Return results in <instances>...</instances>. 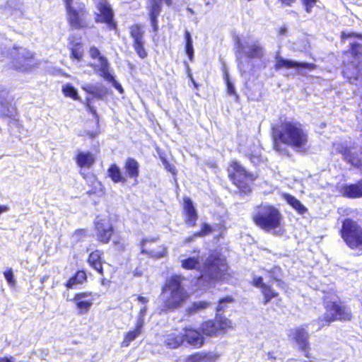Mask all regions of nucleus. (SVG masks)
I'll return each mask as SVG.
<instances>
[{"label":"nucleus","instance_id":"49","mask_svg":"<svg viewBox=\"0 0 362 362\" xmlns=\"http://www.w3.org/2000/svg\"><path fill=\"white\" fill-rule=\"evenodd\" d=\"M304 10L307 13H310L313 8L316 6L317 0H300Z\"/></svg>","mask_w":362,"mask_h":362},{"label":"nucleus","instance_id":"56","mask_svg":"<svg viewBox=\"0 0 362 362\" xmlns=\"http://www.w3.org/2000/svg\"><path fill=\"white\" fill-rule=\"evenodd\" d=\"M199 238V235H195V232H194L191 235L187 237L184 240V243H189L194 240L195 238Z\"/></svg>","mask_w":362,"mask_h":362},{"label":"nucleus","instance_id":"3","mask_svg":"<svg viewBox=\"0 0 362 362\" xmlns=\"http://www.w3.org/2000/svg\"><path fill=\"white\" fill-rule=\"evenodd\" d=\"M183 280L184 277L179 274H173L165 280L162 286V293H166L161 307L163 312H173L189 300L190 295L182 284Z\"/></svg>","mask_w":362,"mask_h":362},{"label":"nucleus","instance_id":"22","mask_svg":"<svg viewBox=\"0 0 362 362\" xmlns=\"http://www.w3.org/2000/svg\"><path fill=\"white\" fill-rule=\"evenodd\" d=\"M336 152L341 155L343 160L346 163L356 168H362V159L356 152L353 151V147L344 144H339Z\"/></svg>","mask_w":362,"mask_h":362},{"label":"nucleus","instance_id":"59","mask_svg":"<svg viewBox=\"0 0 362 362\" xmlns=\"http://www.w3.org/2000/svg\"><path fill=\"white\" fill-rule=\"evenodd\" d=\"M113 245L115 246H118L119 247H121V249L122 250H124V245L123 244V243H122L121 240H114L113 243H112Z\"/></svg>","mask_w":362,"mask_h":362},{"label":"nucleus","instance_id":"38","mask_svg":"<svg viewBox=\"0 0 362 362\" xmlns=\"http://www.w3.org/2000/svg\"><path fill=\"white\" fill-rule=\"evenodd\" d=\"M62 92L66 98H70L74 100L81 101V98L78 95L77 90L71 83L64 85L62 88Z\"/></svg>","mask_w":362,"mask_h":362},{"label":"nucleus","instance_id":"11","mask_svg":"<svg viewBox=\"0 0 362 362\" xmlns=\"http://www.w3.org/2000/svg\"><path fill=\"white\" fill-rule=\"evenodd\" d=\"M98 13L95 15V21L106 25L109 30H117V22L115 19V14L111 5L105 0L100 1L97 4Z\"/></svg>","mask_w":362,"mask_h":362},{"label":"nucleus","instance_id":"62","mask_svg":"<svg viewBox=\"0 0 362 362\" xmlns=\"http://www.w3.org/2000/svg\"><path fill=\"white\" fill-rule=\"evenodd\" d=\"M8 210V207L5 205H0V214L1 213L6 212Z\"/></svg>","mask_w":362,"mask_h":362},{"label":"nucleus","instance_id":"48","mask_svg":"<svg viewBox=\"0 0 362 362\" xmlns=\"http://www.w3.org/2000/svg\"><path fill=\"white\" fill-rule=\"evenodd\" d=\"M213 228L207 223H203L201 225V228L198 231H195V235H199V238L209 235L213 232Z\"/></svg>","mask_w":362,"mask_h":362},{"label":"nucleus","instance_id":"43","mask_svg":"<svg viewBox=\"0 0 362 362\" xmlns=\"http://www.w3.org/2000/svg\"><path fill=\"white\" fill-rule=\"evenodd\" d=\"M210 305V303L207 301H198L193 302L191 305L187 309L188 314H192L200 310H204Z\"/></svg>","mask_w":362,"mask_h":362},{"label":"nucleus","instance_id":"9","mask_svg":"<svg viewBox=\"0 0 362 362\" xmlns=\"http://www.w3.org/2000/svg\"><path fill=\"white\" fill-rule=\"evenodd\" d=\"M339 234L350 249H362V226L356 221L345 218Z\"/></svg>","mask_w":362,"mask_h":362},{"label":"nucleus","instance_id":"17","mask_svg":"<svg viewBox=\"0 0 362 362\" xmlns=\"http://www.w3.org/2000/svg\"><path fill=\"white\" fill-rule=\"evenodd\" d=\"M94 294L91 291H81L74 294L71 300L74 303L75 307L79 315L88 313L94 302Z\"/></svg>","mask_w":362,"mask_h":362},{"label":"nucleus","instance_id":"14","mask_svg":"<svg viewBox=\"0 0 362 362\" xmlns=\"http://www.w3.org/2000/svg\"><path fill=\"white\" fill-rule=\"evenodd\" d=\"M95 237L100 245H107L111 242L115 233V228L112 223L103 218L93 222Z\"/></svg>","mask_w":362,"mask_h":362},{"label":"nucleus","instance_id":"36","mask_svg":"<svg viewBox=\"0 0 362 362\" xmlns=\"http://www.w3.org/2000/svg\"><path fill=\"white\" fill-rule=\"evenodd\" d=\"M184 37L185 42V52L188 57L189 61L192 62L194 60V48L191 35L188 30L185 31Z\"/></svg>","mask_w":362,"mask_h":362},{"label":"nucleus","instance_id":"58","mask_svg":"<svg viewBox=\"0 0 362 362\" xmlns=\"http://www.w3.org/2000/svg\"><path fill=\"white\" fill-rule=\"evenodd\" d=\"M278 35L279 36H283L286 34L287 29L285 26L280 27L277 30Z\"/></svg>","mask_w":362,"mask_h":362},{"label":"nucleus","instance_id":"28","mask_svg":"<svg viewBox=\"0 0 362 362\" xmlns=\"http://www.w3.org/2000/svg\"><path fill=\"white\" fill-rule=\"evenodd\" d=\"M88 282V274L84 269H78L64 283L67 290L73 289L77 285H83Z\"/></svg>","mask_w":362,"mask_h":362},{"label":"nucleus","instance_id":"29","mask_svg":"<svg viewBox=\"0 0 362 362\" xmlns=\"http://www.w3.org/2000/svg\"><path fill=\"white\" fill-rule=\"evenodd\" d=\"M126 179L136 180L139 176V163L134 158H127L124 164Z\"/></svg>","mask_w":362,"mask_h":362},{"label":"nucleus","instance_id":"13","mask_svg":"<svg viewBox=\"0 0 362 362\" xmlns=\"http://www.w3.org/2000/svg\"><path fill=\"white\" fill-rule=\"evenodd\" d=\"M86 262L91 269L95 270L101 276L100 279L101 286L110 284L111 281L105 277L103 264L105 263V260L104 259V252L102 250L94 249L91 250L88 254Z\"/></svg>","mask_w":362,"mask_h":362},{"label":"nucleus","instance_id":"5","mask_svg":"<svg viewBox=\"0 0 362 362\" xmlns=\"http://www.w3.org/2000/svg\"><path fill=\"white\" fill-rule=\"evenodd\" d=\"M251 218L254 224L264 231H272L275 235H282L285 231L283 214L274 205L260 204L256 206Z\"/></svg>","mask_w":362,"mask_h":362},{"label":"nucleus","instance_id":"8","mask_svg":"<svg viewBox=\"0 0 362 362\" xmlns=\"http://www.w3.org/2000/svg\"><path fill=\"white\" fill-rule=\"evenodd\" d=\"M66 19L68 25L72 30L90 28V13L83 2L74 3L73 0H66L64 5Z\"/></svg>","mask_w":362,"mask_h":362},{"label":"nucleus","instance_id":"2","mask_svg":"<svg viewBox=\"0 0 362 362\" xmlns=\"http://www.w3.org/2000/svg\"><path fill=\"white\" fill-rule=\"evenodd\" d=\"M339 38L341 43L354 40L349 42L348 49L342 52L343 56L349 54L352 59L342 61L341 73L348 83L356 85L362 82V33L342 31Z\"/></svg>","mask_w":362,"mask_h":362},{"label":"nucleus","instance_id":"7","mask_svg":"<svg viewBox=\"0 0 362 362\" xmlns=\"http://www.w3.org/2000/svg\"><path fill=\"white\" fill-rule=\"evenodd\" d=\"M228 177L231 183L237 187L240 194L249 195L252 191V185L256 176L247 171L237 160L228 163Z\"/></svg>","mask_w":362,"mask_h":362},{"label":"nucleus","instance_id":"34","mask_svg":"<svg viewBox=\"0 0 362 362\" xmlns=\"http://www.w3.org/2000/svg\"><path fill=\"white\" fill-rule=\"evenodd\" d=\"M108 177L114 183H126L127 179L122 174L119 166L115 163H112L107 168Z\"/></svg>","mask_w":362,"mask_h":362},{"label":"nucleus","instance_id":"21","mask_svg":"<svg viewBox=\"0 0 362 362\" xmlns=\"http://www.w3.org/2000/svg\"><path fill=\"white\" fill-rule=\"evenodd\" d=\"M251 284L260 289L263 296L262 303L264 305L269 303L273 298L279 297V293L273 288L272 285L265 283L262 276L253 278Z\"/></svg>","mask_w":362,"mask_h":362},{"label":"nucleus","instance_id":"42","mask_svg":"<svg viewBox=\"0 0 362 362\" xmlns=\"http://www.w3.org/2000/svg\"><path fill=\"white\" fill-rule=\"evenodd\" d=\"M262 56V47L256 44L252 45L247 52V57L249 59L261 58Z\"/></svg>","mask_w":362,"mask_h":362},{"label":"nucleus","instance_id":"51","mask_svg":"<svg viewBox=\"0 0 362 362\" xmlns=\"http://www.w3.org/2000/svg\"><path fill=\"white\" fill-rule=\"evenodd\" d=\"M85 105L88 110L89 112H90L93 116L96 119H99V115L97 112L96 109L91 105L90 99L89 98H86L85 100Z\"/></svg>","mask_w":362,"mask_h":362},{"label":"nucleus","instance_id":"39","mask_svg":"<svg viewBox=\"0 0 362 362\" xmlns=\"http://www.w3.org/2000/svg\"><path fill=\"white\" fill-rule=\"evenodd\" d=\"M200 332L206 337H217L209 319L204 320L199 325Z\"/></svg>","mask_w":362,"mask_h":362},{"label":"nucleus","instance_id":"60","mask_svg":"<svg viewBox=\"0 0 362 362\" xmlns=\"http://www.w3.org/2000/svg\"><path fill=\"white\" fill-rule=\"evenodd\" d=\"M248 158L251 162H255L256 160H260L259 156H257V155L252 154V153L249 154Z\"/></svg>","mask_w":362,"mask_h":362},{"label":"nucleus","instance_id":"32","mask_svg":"<svg viewBox=\"0 0 362 362\" xmlns=\"http://www.w3.org/2000/svg\"><path fill=\"white\" fill-rule=\"evenodd\" d=\"M143 326L144 320L142 319H139L136 321L134 329L127 332L124 334L121 346L122 347L128 346L132 341L136 339L142 333Z\"/></svg>","mask_w":362,"mask_h":362},{"label":"nucleus","instance_id":"63","mask_svg":"<svg viewBox=\"0 0 362 362\" xmlns=\"http://www.w3.org/2000/svg\"><path fill=\"white\" fill-rule=\"evenodd\" d=\"M142 275V273L141 272H135L134 273V276H140Z\"/></svg>","mask_w":362,"mask_h":362},{"label":"nucleus","instance_id":"30","mask_svg":"<svg viewBox=\"0 0 362 362\" xmlns=\"http://www.w3.org/2000/svg\"><path fill=\"white\" fill-rule=\"evenodd\" d=\"M74 159L80 168H90L95 162V155L89 151L78 152Z\"/></svg>","mask_w":362,"mask_h":362},{"label":"nucleus","instance_id":"27","mask_svg":"<svg viewBox=\"0 0 362 362\" xmlns=\"http://www.w3.org/2000/svg\"><path fill=\"white\" fill-rule=\"evenodd\" d=\"M276 69H280L281 68L292 69V68H305L310 71H313L317 68V65L314 63L307 62H298L291 60L286 59L282 57L277 58L274 64Z\"/></svg>","mask_w":362,"mask_h":362},{"label":"nucleus","instance_id":"24","mask_svg":"<svg viewBox=\"0 0 362 362\" xmlns=\"http://www.w3.org/2000/svg\"><path fill=\"white\" fill-rule=\"evenodd\" d=\"M182 210L184 221L186 225L191 228L196 226L199 214L194 206L193 202L188 197H183Z\"/></svg>","mask_w":362,"mask_h":362},{"label":"nucleus","instance_id":"64","mask_svg":"<svg viewBox=\"0 0 362 362\" xmlns=\"http://www.w3.org/2000/svg\"><path fill=\"white\" fill-rule=\"evenodd\" d=\"M18 49H19V48H18V47H13V50L16 51V52H18Z\"/></svg>","mask_w":362,"mask_h":362},{"label":"nucleus","instance_id":"25","mask_svg":"<svg viewBox=\"0 0 362 362\" xmlns=\"http://www.w3.org/2000/svg\"><path fill=\"white\" fill-rule=\"evenodd\" d=\"M68 40L70 58L78 62L81 61L84 56V49L81 38L77 39L75 35H71Z\"/></svg>","mask_w":362,"mask_h":362},{"label":"nucleus","instance_id":"50","mask_svg":"<svg viewBox=\"0 0 362 362\" xmlns=\"http://www.w3.org/2000/svg\"><path fill=\"white\" fill-rule=\"evenodd\" d=\"M4 275L9 286H14L16 284V280L14 279L12 269L8 268L4 272Z\"/></svg>","mask_w":362,"mask_h":362},{"label":"nucleus","instance_id":"37","mask_svg":"<svg viewBox=\"0 0 362 362\" xmlns=\"http://www.w3.org/2000/svg\"><path fill=\"white\" fill-rule=\"evenodd\" d=\"M166 346L170 349H175L180 346L184 340L182 339V334L181 335L176 334H170L167 336L165 341Z\"/></svg>","mask_w":362,"mask_h":362},{"label":"nucleus","instance_id":"6","mask_svg":"<svg viewBox=\"0 0 362 362\" xmlns=\"http://www.w3.org/2000/svg\"><path fill=\"white\" fill-rule=\"evenodd\" d=\"M325 295L322 298V305L325 309L323 321L326 325L334 322H350L353 319L351 309L337 296Z\"/></svg>","mask_w":362,"mask_h":362},{"label":"nucleus","instance_id":"33","mask_svg":"<svg viewBox=\"0 0 362 362\" xmlns=\"http://www.w3.org/2000/svg\"><path fill=\"white\" fill-rule=\"evenodd\" d=\"M81 88L86 93L100 100L103 99L107 93V88L102 85L96 86L93 84H86Z\"/></svg>","mask_w":362,"mask_h":362},{"label":"nucleus","instance_id":"23","mask_svg":"<svg viewBox=\"0 0 362 362\" xmlns=\"http://www.w3.org/2000/svg\"><path fill=\"white\" fill-rule=\"evenodd\" d=\"M183 331L182 339L184 342L194 349H199L204 345V336L202 334L199 329L185 327L183 329Z\"/></svg>","mask_w":362,"mask_h":362},{"label":"nucleus","instance_id":"44","mask_svg":"<svg viewBox=\"0 0 362 362\" xmlns=\"http://www.w3.org/2000/svg\"><path fill=\"white\" fill-rule=\"evenodd\" d=\"M234 301L235 299L232 296H227L220 298L215 309L216 313L224 311L227 308L226 303H231Z\"/></svg>","mask_w":362,"mask_h":362},{"label":"nucleus","instance_id":"54","mask_svg":"<svg viewBox=\"0 0 362 362\" xmlns=\"http://www.w3.org/2000/svg\"><path fill=\"white\" fill-rule=\"evenodd\" d=\"M226 90L229 95H236L235 88L233 83L230 81L228 74H226Z\"/></svg>","mask_w":362,"mask_h":362},{"label":"nucleus","instance_id":"31","mask_svg":"<svg viewBox=\"0 0 362 362\" xmlns=\"http://www.w3.org/2000/svg\"><path fill=\"white\" fill-rule=\"evenodd\" d=\"M218 355L209 351H197L189 355L185 362H215Z\"/></svg>","mask_w":362,"mask_h":362},{"label":"nucleus","instance_id":"10","mask_svg":"<svg viewBox=\"0 0 362 362\" xmlns=\"http://www.w3.org/2000/svg\"><path fill=\"white\" fill-rule=\"evenodd\" d=\"M128 33L136 54L141 59L147 58L148 51L146 41L145 25L140 23H134L129 26Z\"/></svg>","mask_w":362,"mask_h":362},{"label":"nucleus","instance_id":"35","mask_svg":"<svg viewBox=\"0 0 362 362\" xmlns=\"http://www.w3.org/2000/svg\"><path fill=\"white\" fill-rule=\"evenodd\" d=\"M281 197L299 214L303 215L307 212V208L294 196L288 193H283Z\"/></svg>","mask_w":362,"mask_h":362},{"label":"nucleus","instance_id":"55","mask_svg":"<svg viewBox=\"0 0 362 362\" xmlns=\"http://www.w3.org/2000/svg\"><path fill=\"white\" fill-rule=\"evenodd\" d=\"M284 6H292L296 0H278Z\"/></svg>","mask_w":362,"mask_h":362},{"label":"nucleus","instance_id":"47","mask_svg":"<svg viewBox=\"0 0 362 362\" xmlns=\"http://www.w3.org/2000/svg\"><path fill=\"white\" fill-rule=\"evenodd\" d=\"M88 235V230L86 228H78L74 233L72 236L77 242H82Z\"/></svg>","mask_w":362,"mask_h":362},{"label":"nucleus","instance_id":"46","mask_svg":"<svg viewBox=\"0 0 362 362\" xmlns=\"http://www.w3.org/2000/svg\"><path fill=\"white\" fill-rule=\"evenodd\" d=\"M267 273L271 274V279L272 281L276 282L278 286H281L284 283V281L279 279L276 277L275 275H278L281 273V269L279 266H274L267 271Z\"/></svg>","mask_w":362,"mask_h":362},{"label":"nucleus","instance_id":"12","mask_svg":"<svg viewBox=\"0 0 362 362\" xmlns=\"http://www.w3.org/2000/svg\"><path fill=\"white\" fill-rule=\"evenodd\" d=\"M306 327L307 325H303L293 328L288 337L298 346V350L303 354L304 356L310 358L311 357V344L310 334Z\"/></svg>","mask_w":362,"mask_h":362},{"label":"nucleus","instance_id":"15","mask_svg":"<svg viewBox=\"0 0 362 362\" xmlns=\"http://www.w3.org/2000/svg\"><path fill=\"white\" fill-rule=\"evenodd\" d=\"M141 252L149 257L158 259L166 255V247L159 242L158 238H144L140 243Z\"/></svg>","mask_w":362,"mask_h":362},{"label":"nucleus","instance_id":"53","mask_svg":"<svg viewBox=\"0 0 362 362\" xmlns=\"http://www.w3.org/2000/svg\"><path fill=\"white\" fill-rule=\"evenodd\" d=\"M93 187L91 189L87 191V194L89 195L96 194L98 192L102 185L100 181H98L96 178H94L93 181Z\"/></svg>","mask_w":362,"mask_h":362},{"label":"nucleus","instance_id":"26","mask_svg":"<svg viewBox=\"0 0 362 362\" xmlns=\"http://www.w3.org/2000/svg\"><path fill=\"white\" fill-rule=\"evenodd\" d=\"M341 194L348 199H358L362 197V179L354 183L344 185L341 187Z\"/></svg>","mask_w":362,"mask_h":362},{"label":"nucleus","instance_id":"61","mask_svg":"<svg viewBox=\"0 0 362 362\" xmlns=\"http://www.w3.org/2000/svg\"><path fill=\"white\" fill-rule=\"evenodd\" d=\"M137 300L143 304H146L148 303V299L146 297L139 296L136 298Z\"/></svg>","mask_w":362,"mask_h":362},{"label":"nucleus","instance_id":"40","mask_svg":"<svg viewBox=\"0 0 362 362\" xmlns=\"http://www.w3.org/2000/svg\"><path fill=\"white\" fill-rule=\"evenodd\" d=\"M199 264V259L194 257H189L181 262V267L186 270H193L197 269Z\"/></svg>","mask_w":362,"mask_h":362},{"label":"nucleus","instance_id":"19","mask_svg":"<svg viewBox=\"0 0 362 362\" xmlns=\"http://www.w3.org/2000/svg\"><path fill=\"white\" fill-rule=\"evenodd\" d=\"M90 57L92 59H97L99 65L95 63H88V66L92 68L99 76L103 74L110 69V63L107 59L103 56L100 49L95 46H91L88 50Z\"/></svg>","mask_w":362,"mask_h":362},{"label":"nucleus","instance_id":"1","mask_svg":"<svg viewBox=\"0 0 362 362\" xmlns=\"http://www.w3.org/2000/svg\"><path fill=\"white\" fill-rule=\"evenodd\" d=\"M271 137L272 148L278 153H284V146L298 152L307 151L308 134L304 126L298 121L279 119L278 123L271 127Z\"/></svg>","mask_w":362,"mask_h":362},{"label":"nucleus","instance_id":"4","mask_svg":"<svg viewBox=\"0 0 362 362\" xmlns=\"http://www.w3.org/2000/svg\"><path fill=\"white\" fill-rule=\"evenodd\" d=\"M228 270L226 257L219 251L213 250L204 260L198 279L208 284L221 282L231 276Z\"/></svg>","mask_w":362,"mask_h":362},{"label":"nucleus","instance_id":"45","mask_svg":"<svg viewBox=\"0 0 362 362\" xmlns=\"http://www.w3.org/2000/svg\"><path fill=\"white\" fill-rule=\"evenodd\" d=\"M0 116L3 118H11L12 115L9 113L11 103L5 98L0 100Z\"/></svg>","mask_w":362,"mask_h":362},{"label":"nucleus","instance_id":"52","mask_svg":"<svg viewBox=\"0 0 362 362\" xmlns=\"http://www.w3.org/2000/svg\"><path fill=\"white\" fill-rule=\"evenodd\" d=\"M162 162L165 166V168L171 174H173V175H177V170L175 167V165L170 163H169L167 159L165 158H163L162 159Z\"/></svg>","mask_w":362,"mask_h":362},{"label":"nucleus","instance_id":"16","mask_svg":"<svg viewBox=\"0 0 362 362\" xmlns=\"http://www.w3.org/2000/svg\"><path fill=\"white\" fill-rule=\"evenodd\" d=\"M170 7L173 4V0H148L146 9L150 24L153 32L158 30V16H160L163 5Z\"/></svg>","mask_w":362,"mask_h":362},{"label":"nucleus","instance_id":"57","mask_svg":"<svg viewBox=\"0 0 362 362\" xmlns=\"http://www.w3.org/2000/svg\"><path fill=\"white\" fill-rule=\"evenodd\" d=\"M0 362H14V358L11 356H0Z\"/></svg>","mask_w":362,"mask_h":362},{"label":"nucleus","instance_id":"18","mask_svg":"<svg viewBox=\"0 0 362 362\" xmlns=\"http://www.w3.org/2000/svg\"><path fill=\"white\" fill-rule=\"evenodd\" d=\"M10 56L12 69L14 70L26 71L33 66L31 62L35 59V54L28 50L18 55L11 51Z\"/></svg>","mask_w":362,"mask_h":362},{"label":"nucleus","instance_id":"41","mask_svg":"<svg viewBox=\"0 0 362 362\" xmlns=\"http://www.w3.org/2000/svg\"><path fill=\"white\" fill-rule=\"evenodd\" d=\"M104 80L111 83L114 88L119 91V93H124V89L120 83H119L115 78L114 76L110 73V70L106 71L100 76Z\"/></svg>","mask_w":362,"mask_h":362},{"label":"nucleus","instance_id":"20","mask_svg":"<svg viewBox=\"0 0 362 362\" xmlns=\"http://www.w3.org/2000/svg\"><path fill=\"white\" fill-rule=\"evenodd\" d=\"M217 337L223 336L235 328L233 321L223 314L216 313L213 319H209Z\"/></svg>","mask_w":362,"mask_h":362}]
</instances>
